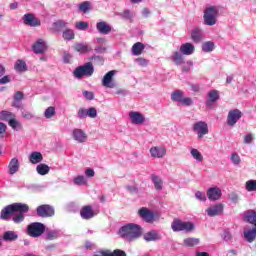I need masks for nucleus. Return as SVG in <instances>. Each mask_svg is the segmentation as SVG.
<instances>
[{
    "label": "nucleus",
    "mask_w": 256,
    "mask_h": 256,
    "mask_svg": "<svg viewBox=\"0 0 256 256\" xmlns=\"http://www.w3.org/2000/svg\"><path fill=\"white\" fill-rule=\"evenodd\" d=\"M183 53L181 51H175L171 55V60L175 65H183L185 63V58H183Z\"/></svg>",
    "instance_id": "30"
},
{
    "label": "nucleus",
    "mask_w": 256,
    "mask_h": 256,
    "mask_svg": "<svg viewBox=\"0 0 256 256\" xmlns=\"http://www.w3.org/2000/svg\"><path fill=\"white\" fill-rule=\"evenodd\" d=\"M241 117H243V112H241V110L232 109L228 112L226 123L229 127H235Z\"/></svg>",
    "instance_id": "9"
},
{
    "label": "nucleus",
    "mask_w": 256,
    "mask_h": 256,
    "mask_svg": "<svg viewBox=\"0 0 256 256\" xmlns=\"http://www.w3.org/2000/svg\"><path fill=\"white\" fill-rule=\"evenodd\" d=\"M95 73V68L93 67V63L88 62L82 66L77 67L73 71V75L75 79H82L84 77H91Z\"/></svg>",
    "instance_id": "6"
},
{
    "label": "nucleus",
    "mask_w": 256,
    "mask_h": 256,
    "mask_svg": "<svg viewBox=\"0 0 256 256\" xmlns=\"http://www.w3.org/2000/svg\"><path fill=\"white\" fill-rule=\"evenodd\" d=\"M117 75V70H111L107 72L102 78V86L107 89H115L117 84L115 83V76Z\"/></svg>",
    "instance_id": "7"
},
{
    "label": "nucleus",
    "mask_w": 256,
    "mask_h": 256,
    "mask_svg": "<svg viewBox=\"0 0 256 256\" xmlns=\"http://www.w3.org/2000/svg\"><path fill=\"white\" fill-rule=\"evenodd\" d=\"M46 239L48 241H54V239H59V231L58 230H50L46 233Z\"/></svg>",
    "instance_id": "44"
},
{
    "label": "nucleus",
    "mask_w": 256,
    "mask_h": 256,
    "mask_svg": "<svg viewBox=\"0 0 256 256\" xmlns=\"http://www.w3.org/2000/svg\"><path fill=\"white\" fill-rule=\"evenodd\" d=\"M45 224L41 222H32L26 228V233L33 239H39L43 233H45Z\"/></svg>",
    "instance_id": "5"
},
{
    "label": "nucleus",
    "mask_w": 256,
    "mask_h": 256,
    "mask_svg": "<svg viewBox=\"0 0 256 256\" xmlns=\"http://www.w3.org/2000/svg\"><path fill=\"white\" fill-rule=\"evenodd\" d=\"M184 245L186 247H195V245H199V238H186L184 239Z\"/></svg>",
    "instance_id": "45"
},
{
    "label": "nucleus",
    "mask_w": 256,
    "mask_h": 256,
    "mask_svg": "<svg viewBox=\"0 0 256 256\" xmlns=\"http://www.w3.org/2000/svg\"><path fill=\"white\" fill-rule=\"evenodd\" d=\"M195 197H196V199H198V201H207V196L205 195V193H203L201 191H197L195 193Z\"/></svg>",
    "instance_id": "63"
},
{
    "label": "nucleus",
    "mask_w": 256,
    "mask_h": 256,
    "mask_svg": "<svg viewBox=\"0 0 256 256\" xmlns=\"http://www.w3.org/2000/svg\"><path fill=\"white\" fill-rule=\"evenodd\" d=\"M253 141H255V134L253 133H248L244 136V140L243 143L245 145H251V143H253Z\"/></svg>",
    "instance_id": "49"
},
{
    "label": "nucleus",
    "mask_w": 256,
    "mask_h": 256,
    "mask_svg": "<svg viewBox=\"0 0 256 256\" xmlns=\"http://www.w3.org/2000/svg\"><path fill=\"white\" fill-rule=\"evenodd\" d=\"M230 161L233 163V165H239L241 163V156H239L237 153H232Z\"/></svg>",
    "instance_id": "52"
},
{
    "label": "nucleus",
    "mask_w": 256,
    "mask_h": 256,
    "mask_svg": "<svg viewBox=\"0 0 256 256\" xmlns=\"http://www.w3.org/2000/svg\"><path fill=\"white\" fill-rule=\"evenodd\" d=\"M80 215L82 219H93V217H95V213L93 212L91 206L83 207L80 211Z\"/></svg>",
    "instance_id": "29"
},
{
    "label": "nucleus",
    "mask_w": 256,
    "mask_h": 256,
    "mask_svg": "<svg viewBox=\"0 0 256 256\" xmlns=\"http://www.w3.org/2000/svg\"><path fill=\"white\" fill-rule=\"evenodd\" d=\"M244 219L256 227V212L254 210H248L245 212Z\"/></svg>",
    "instance_id": "31"
},
{
    "label": "nucleus",
    "mask_w": 256,
    "mask_h": 256,
    "mask_svg": "<svg viewBox=\"0 0 256 256\" xmlns=\"http://www.w3.org/2000/svg\"><path fill=\"white\" fill-rule=\"evenodd\" d=\"M19 239V234L15 231H6L3 234L4 241H17Z\"/></svg>",
    "instance_id": "34"
},
{
    "label": "nucleus",
    "mask_w": 256,
    "mask_h": 256,
    "mask_svg": "<svg viewBox=\"0 0 256 256\" xmlns=\"http://www.w3.org/2000/svg\"><path fill=\"white\" fill-rule=\"evenodd\" d=\"M223 241H226V243H229L233 239V235L229 230H224L222 235H221Z\"/></svg>",
    "instance_id": "50"
},
{
    "label": "nucleus",
    "mask_w": 256,
    "mask_h": 256,
    "mask_svg": "<svg viewBox=\"0 0 256 256\" xmlns=\"http://www.w3.org/2000/svg\"><path fill=\"white\" fill-rule=\"evenodd\" d=\"M202 51L203 53H212L215 51V42L213 41H206L202 44Z\"/></svg>",
    "instance_id": "36"
},
{
    "label": "nucleus",
    "mask_w": 256,
    "mask_h": 256,
    "mask_svg": "<svg viewBox=\"0 0 256 256\" xmlns=\"http://www.w3.org/2000/svg\"><path fill=\"white\" fill-rule=\"evenodd\" d=\"M82 94L88 101H93L95 99V94H93V92L85 90L82 92Z\"/></svg>",
    "instance_id": "61"
},
{
    "label": "nucleus",
    "mask_w": 256,
    "mask_h": 256,
    "mask_svg": "<svg viewBox=\"0 0 256 256\" xmlns=\"http://www.w3.org/2000/svg\"><path fill=\"white\" fill-rule=\"evenodd\" d=\"M190 155L195 159V161H197V163L203 162V154H201L197 148H192L190 150Z\"/></svg>",
    "instance_id": "40"
},
{
    "label": "nucleus",
    "mask_w": 256,
    "mask_h": 256,
    "mask_svg": "<svg viewBox=\"0 0 256 256\" xmlns=\"http://www.w3.org/2000/svg\"><path fill=\"white\" fill-rule=\"evenodd\" d=\"M75 51L81 54L89 53L90 51H93V48L89 46L87 43H76L74 45Z\"/></svg>",
    "instance_id": "27"
},
{
    "label": "nucleus",
    "mask_w": 256,
    "mask_h": 256,
    "mask_svg": "<svg viewBox=\"0 0 256 256\" xmlns=\"http://www.w3.org/2000/svg\"><path fill=\"white\" fill-rule=\"evenodd\" d=\"M190 38L194 43H201L203 41V30L199 27H195L191 30Z\"/></svg>",
    "instance_id": "21"
},
{
    "label": "nucleus",
    "mask_w": 256,
    "mask_h": 256,
    "mask_svg": "<svg viewBox=\"0 0 256 256\" xmlns=\"http://www.w3.org/2000/svg\"><path fill=\"white\" fill-rule=\"evenodd\" d=\"M91 61H94V63H96L97 65H103L104 63V59L103 56L100 55H93L92 57H90Z\"/></svg>",
    "instance_id": "54"
},
{
    "label": "nucleus",
    "mask_w": 256,
    "mask_h": 256,
    "mask_svg": "<svg viewBox=\"0 0 256 256\" xmlns=\"http://www.w3.org/2000/svg\"><path fill=\"white\" fill-rule=\"evenodd\" d=\"M180 53L182 55H193L195 53V45L189 42L182 44L180 46Z\"/></svg>",
    "instance_id": "26"
},
{
    "label": "nucleus",
    "mask_w": 256,
    "mask_h": 256,
    "mask_svg": "<svg viewBox=\"0 0 256 256\" xmlns=\"http://www.w3.org/2000/svg\"><path fill=\"white\" fill-rule=\"evenodd\" d=\"M54 27H56V29H63L65 27H67V25H69V23L65 22V20H58L56 22H54Z\"/></svg>",
    "instance_id": "57"
},
{
    "label": "nucleus",
    "mask_w": 256,
    "mask_h": 256,
    "mask_svg": "<svg viewBox=\"0 0 256 256\" xmlns=\"http://www.w3.org/2000/svg\"><path fill=\"white\" fill-rule=\"evenodd\" d=\"M22 118L25 119L26 121H31L35 115L33 113L29 112L28 110H22Z\"/></svg>",
    "instance_id": "55"
},
{
    "label": "nucleus",
    "mask_w": 256,
    "mask_h": 256,
    "mask_svg": "<svg viewBox=\"0 0 256 256\" xmlns=\"http://www.w3.org/2000/svg\"><path fill=\"white\" fill-rule=\"evenodd\" d=\"M44 117L46 119H51L55 117V107L50 106L44 111Z\"/></svg>",
    "instance_id": "47"
},
{
    "label": "nucleus",
    "mask_w": 256,
    "mask_h": 256,
    "mask_svg": "<svg viewBox=\"0 0 256 256\" xmlns=\"http://www.w3.org/2000/svg\"><path fill=\"white\" fill-rule=\"evenodd\" d=\"M135 63H137V65L140 67H147V65H149V61H147L145 58H137Z\"/></svg>",
    "instance_id": "60"
},
{
    "label": "nucleus",
    "mask_w": 256,
    "mask_h": 256,
    "mask_svg": "<svg viewBox=\"0 0 256 256\" xmlns=\"http://www.w3.org/2000/svg\"><path fill=\"white\" fill-rule=\"evenodd\" d=\"M223 209H224L223 204L218 203L206 209V213L208 217H217L223 214Z\"/></svg>",
    "instance_id": "16"
},
{
    "label": "nucleus",
    "mask_w": 256,
    "mask_h": 256,
    "mask_svg": "<svg viewBox=\"0 0 256 256\" xmlns=\"http://www.w3.org/2000/svg\"><path fill=\"white\" fill-rule=\"evenodd\" d=\"M19 169H21V163L19 162V158L14 157L10 159L7 166L8 175H16V173H19Z\"/></svg>",
    "instance_id": "12"
},
{
    "label": "nucleus",
    "mask_w": 256,
    "mask_h": 256,
    "mask_svg": "<svg viewBox=\"0 0 256 256\" xmlns=\"http://www.w3.org/2000/svg\"><path fill=\"white\" fill-rule=\"evenodd\" d=\"M145 49V45L141 42H137L132 46V55L139 56L141 53H143V50Z\"/></svg>",
    "instance_id": "37"
},
{
    "label": "nucleus",
    "mask_w": 256,
    "mask_h": 256,
    "mask_svg": "<svg viewBox=\"0 0 256 256\" xmlns=\"http://www.w3.org/2000/svg\"><path fill=\"white\" fill-rule=\"evenodd\" d=\"M129 119L133 125H143V123H145V115H143L141 112H129Z\"/></svg>",
    "instance_id": "13"
},
{
    "label": "nucleus",
    "mask_w": 256,
    "mask_h": 256,
    "mask_svg": "<svg viewBox=\"0 0 256 256\" xmlns=\"http://www.w3.org/2000/svg\"><path fill=\"white\" fill-rule=\"evenodd\" d=\"M96 29L101 35H109L111 33V25L105 21L97 22Z\"/></svg>",
    "instance_id": "23"
},
{
    "label": "nucleus",
    "mask_w": 256,
    "mask_h": 256,
    "mask_svg": "<svg viewBox=\"0 0 256 256\" xmlns=\"http://www.w3.org/2000/svg\"><path fill=\"white\" fill-rule=\"evenodd\" d=\"M25 213H29V205L23 203H13L2 209L0 217L4 221L11 217L14 223H23L25 221Z\"/></svg>",
    "instance_id": "1"
},
{
    "label": "nucleus",
    "mask_w": 256,
    "mask_h": 256,
    "mask_svg": "<svg viewBox=\"0 0 256 256\" xmlns=\"http://www.w3.org/2000/svg\"><path fill=\"white\" fill-rule=\"evenodd\" d=\"M126 189L129 193H131V195H137L139 193V188L135 184L127 185Z\"/></svg>",
    "instance_id": "53"
},
{
    "label": "nucleus",
    "mask_w": 256,
    "mask_h": 256,
    "mask_svg": "<svg viewBox=\"0 0 256 256\" xmlns=\"http://www.w3.org/2000/svg\"><path fill=\"white\" fill-rule=\"evenodd\" d=\"M17 117L14 113L10 111H1L0 112V120L1 121H8V123L11 121V119Z\"/></svg>",
    "instance_id": "41"
},
{
    "label": "nucleus",
    "mask_w": 256,
    "mask_h": 256,
    "mask_svg": "<svg viewBox=\"0 0 256 256\" xmlns=\"http://www.w3.org/2000/svg\"><path fill=\"white\" fill-rule=\"evenodd\" d=\"M9 127H11V129H13L14 131H21V129H23V124L17 120L16 117H14L13 119H11L8 122Z\"/></svg>",
    "instance_id": "35"
},
{
    "label": "nucleus",
    "mask_w": 256,
    "mask_h": 256,
    "mask_svg": "<svg viewBox=\"0 0 256 256\" xmlns=\"http://www.w3.org/2000/svg\"><path fill=\"white\" fill-rule=\"evenodd\" d=\"M245 189L249 193L255 191L256 192V180H248L245 184Z\"/></svg>",
    "instance_id": "46"
},
{
    "label": "nucleus",
    "mask_w": 256,
    "mask_h": 256,
    "mask_svg": "<svg viewBox=\"0 0 256 256\" xmlns=\"http://www.w3.org/2000/svg\"><path fill=\"white\" fill-rule=\"evenodd\" d=\"M14 69L18 73H25V71H27V63L24 60L19 59L15 62Z\"/></svg>",
    "instance_id": "32"
},
{
    "label": "nucleus",
    "mask_w": 256,
    "mask_h": 256,
    "mask_svg": "<svg viewBox=\"0 0 256 256\" xmlns=\"http://www.w3.org/2000/svg\"><path fill=\"white\" fill-rule=\"evenodd\" d=\"M180 105H185L186 107H191V105H193V99L186 97V98H182Z\"/></svg>",
    "instance_id": "58"
},
{
    "label": "nucleus",
    "mask_w": 256,
    "mask_h": 256,
    "mask_svg": "<svg viewBox=\"0 0 256 256\" xmlns=\"http://www.w3.org/2000/svg\"><path fill=\"white\" fill-rule=\"evenodd\" d=\"M36 171L38 175H48L49 171H51V168L47 164H39L36 166Z\"/></svg>",
    "instance_id": "38"
},
{
    "label": "nucleus",
    "mask_w": 256,
    "mask_h": 256,
    "mask_svg": "<svg viewBox=\"0 0 256 256\" xmlns=\"http://www.w3.org/2000/svg\"><path fill=\"white\" fill-rule=\"evenodd\" d=\"M36 213L38 217H53V215H55V208H53L51 205L43 204L37 207Z\"/></svg>",
    "instance_id": "10"
},
{
    "label": "nucleus",
    "mask_w": 256,
    "mask_h": 256,
    "mask_svg": "<svg viewBox=\"0 0 256 256\" xmlns=\"http://www.w3.org/2000/svg\"><path fill=\"white\" fill-rule=\"evenodd\" d=\"M119 233L127 241H133L141 237V226L133 223L126 224L120 228Z\"/></svg>",
    "instance_id": "2"
},
{
    "label": "nucleus",
    "mask_w": 256,
    "mask_h": 256,
    "mask_svg": "<svg viewBox=\"0 0 256 256\" xmlns=\"http://www.w3.org/2000/svg\"><path fill=\"white\" fill-rule=\"evenodd\" d=\"M62 37L65 41H73L75 39V32L72 29H66L62 33Z\"/></svg>",
    "instance_id": "43"
},
{
    "label": "nucleus",
    "mask_w": 256,
    "mask_h": 256,
    "mask_svg": "<svg viewBox=\"0 0 256 256\" xmlns=\"http://www.w3.org/2000/svg\"><path fill=\"white\" fill-rule=\"evenodd\" d=\"M91 9V3L88 1H85L79 5V10L82 11V13H87Z\"/></svg>",
    "instance_id": "51"
},
{
    "label": "nucleus",
    "mask_w": 256,
    "mask_h": 256,
    "mask_svg": "<svg viewBox=\"0 0 256 256\" xmlns=\"http://www.w3.org/2000/svg\"><path fill=\"white\" fill-rule=\"evenodd\" d=\"M192 130L198 135V139H203L209 133V126L206 122L198 121L193 124Z\"/></svg>",
    "instance_id": "8"
},
{
    "label": "nucleus",
    "mask_w": 256,
    "mask_h": 256,
    "mask_svg": "<svg viewBox=\"0 0 256 256\" xmlns=\"http://www.w3.org/2000/svg\"><path fill=\"white\" fill-rule=\"evenodd\" d=\"M43 161V154L41 152L34 151L29 155V162L32 165H38Z\"/></svg>",
    "instance_id": "28"
},
{
    "label": "nucleus",
    "mask_w": 256,
    "mask_h": 256,
    "mask_svg": "<svg viewBox=\"0 0 256 256\" xmlns=\"http://www.w3.org/2000/svg\"><path fill=\"white\" fill-rule=\"evenodd\" d=\"M77 115H78V118H79V119H85V117H87V109H85V108H80V109L78 110Z\"/></svg>",
    "instance_id": "64"
},
{
    "label": "nucleus",
    "mask_w": 256,
    "mask_h": 256,
    "mask_svg": "<svg viewBox=\"0 0 256 256\" xmlns=\"http://www.w3.org/2000/svg\"><path fill=\"white\" fill-rule=\"evenodd\" d=\"M73 183H74V185H78V187L87 185V177H85L84 175H78V176L74 177Z\"/></svg>",
    "instance_id": "42"
},
{
    "label": "nucleus",
    "mask_w": 256,
    "mask_h": 256,
    "mask_svg": "<svg viewBox=\"0 0 256 256\" xmlns=\"http://www.w3.org/2000/svg\"><path fill=\"white\" fill-rule=\"evenodd\" d=\"M150 179L156 191H163V178H161L157 174H151Z\"/></svg>",
    "instance_id": "25"
},
{
    "label": "nucleus",
    "mask_w": 256,
    "mask_h": 256,
    "mask_svg": "<svg viewBox=\"0 0 256 256\" xmlns=\"http://www.w3.org/2000/svg\"><path fill=\"white\" fill-rule=\"evenodd\" d=\"M184 93L181 90H176L171 94V99L172 101H174L175 103H178V105H180L182 99H183Z\"/></svg>",
    "instance_id": "39"
},
{
    "label": "nucleus",
    "mask_w": 256,
    "mask_h": 256,
    "mask_svg": "<svg viewBox=\"0 0 256 256\" xmlns=\"http://www.w3.org/2000/svg\"><path fill=\"white\" fill-rule=\"evenodd\" d=\"M207 97L208 98L206 101V105H207V107H211L213 105V103H217V101H219V91L211 90L208 92Z\"/></svg>",
    "instance_id": "24"
},
{
    "label": "nucleus",
    "mask_w": 256,
    "mask_h": 256,
    "mask_svg": "<svg viewBox=\"0 0 256 256\" xmlns=\"http://www.w3.org/2000/svg\"><path fill=\"white\" fill-rule=\"evenodd\" d=\"M94 256H127L125 251L123 250H114L113 252L110 250H103L96 252V255Z\"/></svg>",
    "instance_id": "22"
},
{
    "label": "nucleus",
    "mask_w": 256,
    "mask_h": 256,
    "mask_svg": "<svg viewBox=\"0 0 256 256\" xmlns=\"http://www.w3.org/2000/svg\"><path fill=\"white\" fill-rule=\"evenodd\" d=\"M87 117L95 119V117H97V109H95L94 107L87 109Z\"/></svg>",
    "instance_id": "59"
},
{
    "label": "nucleus",
    "mask_w": 256,
    "mask_h": 256,
    "mask_svg": "<svg viewBox=\"0 0 256 256\" xmlns=\"http://www.w3.org/2000/svg\"><path fill=\"white\" fill-rule=\"evenodd\" d=\"M75 28L78 31H87V29H89V23L83 22V21L76 22L75 23Z\"/></svg>",
    "instance_id": "48"
},
{
    "label": "nucleus",
    "mask_w": 256,
    "mask_h": 256,
    "mask_svg": "<svg viewBox=\"0 0 256 256\" xmlns=\"http://www.w3.org/2000/svg\"><path fill=\"white\" fill-rule=\"evenodd\" d=\"M150 155L154 159H163L167 155V149L163 146H154L150 148Z\"/></svg>",
    "instance_id": "14"
},
{
    "label": "nucleus",
    "mask_w": 256,
    "mask_h": 256,
    "mask_svg": "<svg viewBox=\"0 0 256 256\" xmlns=\"http://www.w3.org/2000/svg\"><path fill=\"white\" fill-rule=\"evenodd\" d=\"M118 15L123 19H131L133 17V13L129 10H124L123 13H118Z\"/></svg>",
    "instance_id": "62"
},
{
    "label": "nucleus",
    "mask_w": 256,
    "mask_h": 256,
    "mask_svg": "<svg viewBox=\"0 0 256 256\" xmlns=\"http://www.w3.org/2000/svg\"><path fill=\"white\" fill-rule=\"evenodd\" d=\"M143 239L147 243H150L151 241H161V239H163V236H161V234L156 230H151L143 235Z\"/></svg>",
    "instance_id": "19"
},
{
    "label": "nucleus",
    "mask_w": 256,
    "mask_h": 256,
    "mask_svg": "<svg viewBox=\"0 0 256 256\" xmlns=\"http://www.w3.org/2000/svg\"><path fill=\"white\" fill-rule=\"evenodd\" d=\"M244 239H246L248 243H253L254 240L256 239V229L253 228V229L244 231Z\"/></svg>",
    "instance_id": "33"
},
{
    "label": "nucleus",
    "mask_w": 256,
    "mask_h": 256,
    "mask_svg": "<svg viewBox=\"0 0 256 256\" xmlns=\"http://www.w3.org/2000/svg\"><path fill=\"white\" fill-rule=\"evenodd\" d=\"M32 50L36 55H41L47 51V42L43 39H38L32 46Z\"/></svg>",
    "instance_id": "17"
},
{
    "label": "nucleus",
    "mask_w": 256,
    "mask_h": 256,
    "mask_svg": "<svg viewBox=\"0 0 256 256\" xmlns=\"http://www.w3.org/2000/svg\"><path fill=\"white\" fill-rule=\"evenodd\" d=\"M24 25L28 27H41V20L35 17V14L27 13L22 17Z\"/></svg>",
    "instance_id": "11"
},
{
    "label": "nucleus",
    "mask_w": 256,
    "mask_h": 256,
    "mask_svg": "<svg viewBox=\"0 0 256 256\" xmlns=\"http://www.w3.org/2000/svg\"><path fill=\"white\" fill-rule=\"evenodd\" d=\"M203 24L208 27H213L217 25V19H219V7L218 6H208L203 11Z\"/></svg>",
    "instance_id": "3"
},
{
    "label": "nucleus",
    "mask_w": 256,
    "mask_h": 256,
    "mask_svg": "<svg viewBox=\"0 0 256 256\" xmlns=\"http://www.w3.org/2000/svg\"><path fill=\"white\" fill-rule=\"evenodd\" d=\"M72 137L74 141H77V143H85V141H87V133H85V131L82 129H74L72 132Z\"/></svg>",
    "instance_id": "20"
},
{
    "label": "nucleus",
    "mask_w": 256,
    "mask_h": 256,
    "mask_svg": "<svg viewBox=\"0 0 256 256\" xmlns=\"http://www.w3.org/2000/svg\"><path fill=\"white\" fill-rule=\"evenodd\" d=\"M171 229L174 233H191V231H195V224L191 221L175 218L171 223Z\"/></svg>",
    "instance_id": "4"
},
{
    "label": "nucleus",
    "mask_w": 256,
    "mask_h": 256,
    "mask_svg": "<svg viewBox=\"0 0 256 256\" xmlns=\"http://www.w3.org/2000/svg\"><path fill=\"white\" fill-rule=\"evenodd\" d=\"M139 216L141 217V219H143V221H145L146 223H153V221H155V215L153 214L152 211H150L147 208H141L139 210Z\"/></svg>",
    "instance_id": "18"
},
{
    "label": "nucleus",
    "mask_w": 256,
    "mask_h": 256,
    "mask_svg": "<svg viewBox=\"0 0 256 256\" xmlns=\"http://www.w3.org/2000/svg\"><path fill=\"white\" fill-rule=\"evenodd\" d=\"M95 53H98L99 55H103L107 53V47L104 45H97L94 48Z\"/></svg>",
    "instance_id": "56"
},
{
    "label": "nucleus",
    "mask_w": 256,
    "mask_h": 256,
    "mask_svg": "<svg viewBox=\"0 0 256 256\" xmlns=\"http://www.w3.org/2000/svg\"><path fill=\"white\" fill-rule=\"evenodd\" d=\"M222 195H223V192L219 187H211L207 190V197L209 201H219Z\"/></svg>",
    "instance_id": "15"
}]
</instances>
